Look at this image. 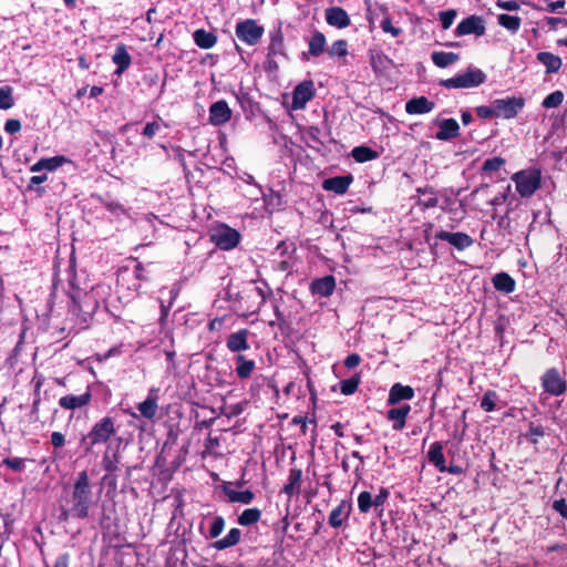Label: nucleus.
I'll return each mask as SVG.
<instances>
[{"instance_id": "nucleus-1", "label": "nucleus", "mask_w": 567, "mask_h": 567, "mask_svg": "<svg viewBox=\"0 0 567 567\" xmlns=\"http://www.w3.org/2000/svg\"><path fill=\"white\" fill-rule=\"evenodd\" d=\"M70 502V509L63 511L62 513L64 519H66L69 515L80 519H84L89 516L90 508L93 505V495L92 486L86 471H81L78 473Z\"/></svg>"}, {"instance_id": "nucleus-2", "label": "nucleus", "mask_w": 567, "mask_h": 567, "mask_svg": "<svg viewBox=\"0 0 567 567\" xmlns=\"http://www.w3.org/2000/svg\"><path fill=\"white\" fill-rule=\"evenodd\" d=\"M115 433L116 427L114 420L110 416H105L94 423L87 434L82 435L80 444L83 446L84 451L89 453L94 445L107 443Z\"/></svg>"}, {"instance_id": "nucleus-3", "label": "nucleus", "mask_w": 567, "mask_h": 567, "mask_svg": "<svg viewBox=\"0 0 567 567\" xmlns=\"http://www.w3.org/2000/svg\"><path fill=\"white\" fill-rule=\"evenodd\" d=\"M485 81L486 74L481 69L470 66L453 78L441 80L440 85L446 89H472L480 86Z\"/></svg>"}, {"instance_id": "nucleus-4", "label": "nucleus", "mask_w": 567, "mask_h": 567, "mask_svg": "<svg viewBox=\"0 0 567 567\" xmlns=\"http://www.w3.org/2000/svg\"><path fill=\"white\" fill-rule=\"evenodd\" d=\"M516 190L523 198L532 197L540 187L542 174L538 169H523L512 176Z\"/></svg>"}, {"instance_id": "nucleus-5", "label": "nucleus", "mask_w": 567, "mask_h": 567, "mask_svg": "<svg viewBox=\"0 0 567 567\" xmlns=\"http://www.w3.org/2000/svg\"><path fill=\"white\" fill-rule=\"evenodd\" d=\"M264 31V28L254 19H246L238 22L235 29L236 37L248 45L257 44L260 41Z\"/></svg>"}, {"instance_id": "nucleus-6", "label": "nucleus", "mask_w": 567, "mask_h": 567, "mask_svg": "<svg viewBox=\"0 0 567 567\" xmlns=\"http://www.w3.org/2000/svg\"><path fill=\"white\" fill-rule=\"evenodd\" d=\"M540 381L544 391L550 395L559 396L567 391V382L556 368L546 370Z\"/></svg>"}, {"instance_id": "nucleus-7", "label": "nucleus", "mask_w": 567, "mask_h": 567, "mask_svg": "<svg viewBox=\"0 0 567 567\" xmlns=\"http://www.w3.org/2000/svg\"><path fill=\"white\" fill-rule=\"evenodd\" d=\"M496 117L505 120L514 118L525 106V99L512 96L494 100Z\"/></svg>"}, {"instance_id": "nucleus-8", "label": "nucleus", "mask_w": 567, "mask_h": 567, "mask_svg": "<svg viewBox=\"0 0 567 567\" xmlns=\"http://www.w3.org/2000/svg\"><path fill=\"white\" fill-rule=\"evenodd\" d=\"M434 238L449 243L458 251H463L474 244L473 238L462 231L452 233L446 230H439L435 233Z\"/></svg>"}, {"instance_id": "nucleus-9", "label": "nucleus", "mask_w": 567, "mask_h": 567, "mask_svg": "<svg viewBox=\"0 0 567 567\" xmlns=\"http://www.w3.org/2000/svg\"><path fill=\"white\" fill-rule=\"evenodd\" d=\"M484 20L478 16H471L463 19L456 27L454 33L456 37L475 34L481 37L485 33Z\"/></svg>"}, {"instance_id": "nucleus-10", "label": "nucleus", "mask_w": 567, "mask_h": 567, "mask_svg": "<svg viewBox=\"0 0 567 567\" xmlns=\"http://www.w3.org/2000/svg\"><path fill=\"white\" fill-rule=\"evenodd\" d=\"M216 246L223 250H230L239 244L240 235L230 227L217 229L213 235Z\"/></svg>"}, {"instance_id": "nucleus-11", "label": "nucleus", "mask_w": 567, "mask_h": 567, "mask_svg": "<svg viewBox=\"0 0 567 567\" xmlns=\"http://www.w3.org/2000/svg\"><path fill=\"white\" fill-rule=\"evenodd\" d=\"M315 87L312 81H303L298 84L292 92V107L302 110L307 103L313 97Z\"/></svg>"}, {"instance_id": "nucleus-12", "label": "nucleus", "mask_w": 567, "mask_h": 567, "mask_svg": "<svg viewBox=\"0 0 567 567\" xmlns=\"http://www.w3.org/2000/svg\"><path fill=\"white\" fill-rule=\"evenodd\" d=\"M73 311L84 315H91L97 307V301L94 299L92 290L90 292L81 293L76 291L71 295Z\"/></svg>"}, {"instance_id": "nucleus-13", "label": "nucleus", "mask_w": 567, "mask_h": 567, "mask_svg": "<svg viewBox=\"0 0 567 567\" xmlns=\"http://www.w3.org/2000/svg\"><path fill=\"white\" fill-rule=\"evenodd\" d=\"M231 117V110L224 100L213 103L209 107V121L214 125H224Z\"/></svg>"}, {"instance_id": "nucleus-14", "label": "nucleus", "mask_w": 567, "mask_h": 567, "mask_svg": "<svg viewBox=\"0 0 567 567\" xmlns=\"http://www.w3.org/2000/svg\"><path fill=\"white\" fill-rule=\"evenodd\" d=\"M250 334L248 329H240L228 336L226 347L234 353H239L249 349L248 336Z\"/></svg>"}, {"instance_id": "nucleus-15", "label": "nucleus", "mask_w": 567, "mask_h": 567, "mask_svg": "<svg viewBox=\"0 0 567 567\" xmlns=\"http://www.w3.org/2000/svg\"><path fill=\"white\" fill-rule=\"evenodd\" d=\"M435 124L439 126L435 134V138L439 141H450L460 134V125L454 118L437 120Z\"/></svg>"}, {"instance_id": "nucleus-16", "label": "nucleus", "mask_w": 567, "mask_h": 567, "mask_svg": "<svg viewBox=\"0 0 567 567\" xmlns=\"http://www.w3.org/2000/svg\"><path fill=\"white\" fill-rule=\"evenodd\" d=\"M324 16L327 23L338 29H344L351 23L349 14L344 9L340 7H331L326 9Z\"/></svg>"}, {"instance_id": "nucleus-17", "label": "nucleus", "mask_w": 567, "mask_h": 567, "mask_svg": "<svg viewBox=\"0 0 567 567\" xmlns=\"http://www.w3.org/2000/svg\"><path fill=\"white\" fill-rule=\"evenodd\" d=\"M352 181V175L330 177L323 181L322 188L337 195H343L347 193Z\"/></svg>"}, {"instance_id": "nucleus-18", "label": "nucleus", "mask_w": 567, "mask_h": 567, "mask_svg": "<svg viewBox=\"0 0 567 567\" xmlns=\"http://www.w3.org/2000/svg\"><path fill=\"white\" fill-rule=\"evenodd\" d=\"M352 511V504L349 501H342L329 515L328 523L333 528H339L349 518Z\"/></svg>"}, {"instance_id": "nucleus-19", "label": "nucleus", "mask_w": 567, "mask_h": 567, "mask_svg": "<svg viewBox=\"0 0 567 567\" xmlns=\"http://www.w3.org/2000/svg\"><path fill=\"white\" fill-rule=\"evenodd\" d=\"M92 394L86 390L80 395L68 394L59 400V405L65 410H75L87 405L91 402Z\"/></svg>"}, {"instance_id": "nucleus-20", "label": "nucleus", "mask_w": 567, "mask_h": 567, "mask_svg": "<svg viewBox=\"0 0 567 567\" xmlns=\"http://www.w3.org/2000/svg\"><path fill=\"white\" fill-rule=\"evenodd\" d=\"M334 288H336V279L331 275L313 280L310 286V290H311L312 295L320 296V297L331 296L334 291Z\"/></svg>"}, {"instance_id": "nucleus-21", "label": "nucleus", "mask_w": 567, "mask_h": 567, "mask_svg": "<svg viewBox=\"0 0 567 567\" xmlns=\"http://www.w3.org/2000/svg\"><path fill=\"white\" fill-rule=\"evenodd\" d=\"M435 103L425 96L411 99L405 104V112L408 114H425L433 111Z\"/></svg>"}, {"instance_id": "nucleus-22", "label": "nucleus", "mask_w": 567, "mask_h": 567, "mask_svg": "<svg viewBox=\"0 0 567 567\" xmlns=\"http://www.w3.org/2000/svg\"><path fill=\"white\" fill-rule=\"evenodd\" d=\"M112 61L116 65L115 74L117 75H121L130 68L132 59L124 44L116 45Z\"/></svg>"}, {"instance_id": "nucleus-23", "label": "nucleus", "mask_w": 567, "mask_h": 567, "mask_svg": "<svg viewBox=\"0 0 567 567\" xmlns=\"http://www.w3.org/2000/svg\"><path fill=\"white\" fill-rule=\"evenodd\" d=\"M411 411L409 404H403L399 408L390 409L386 413L388 420L393 422V430L401 431L405 426V419Z\"/></svg>"}, {"instance_id": "nucleus-24", "label": "nucleus", "mask_w": 567, "mask_h": 567, "mask_svg": "<svg viewBox=\"0 0 567 567\" xmlns=\"http://www.w3.org/2000/svg\"><path fill=\"white\" fill-rule=\"evenodd\" d=\"M414 396V390L409 385H402L401 383H395L390 389L388 403L396 404L402 400H411Z\"/></svg>"}, {"instance_id": "nucleus-25", "label": "nucleus", "mask_w": 567, "mask_h": 567, "mask_svg": "<svg viewBox=\"0 0 567 567\" xmlns=\"http://www.w3.org/2000/svg\"><path fill=\"white\" fill-rule=\"evenodd\" d=\"M66 162H68V158L64 156H53V157H48V158H41L30 167V171L33 173H39L44 169L53 172Z\"/></svg>"}, {"instance_id": "nucleus-26", "label": "nucleus", "mask_w": 567, "mask_h": 567, "mask_svg": "<svg viewBox=\"0 0 567 567\" xmlns=\"http://www.w3.org/2000/svg\"><path fill=\"white\" fill-rule=\"evenodd\" d=\"M302 480V471L300 468H291L289 471L288 481L282 488V493L288 496L299 495Z\"/></svg>"}, {"instance_id": "nucleus-27", "label": "nucleus", "mask_w": 567, "mask_h": 567, "mask_svg": "<svg viewBox=\"0 0 567 567\" xmlns=\"http://www.w3.org/2000/svg\"><path fill=\"white\" fill-rule=\"evenodd\" d=\"M234 361L236 363V375L240 380L248 379L256 369V362L254 360L247 359L243 354H237L234 358Z\"/></svg>"}, {"instance_id": "nucleus-28", "label": "nucleus", "mask_w": 567, "mask_h": 567, "mask_svg": "<svg viewBox=\"0 0 567 567\" xmlns=\"http://www.w3.org/2000/svg\"><path fill=\"white\" fill-rule=\"evenodd\" d=\"M536 59L546 68L547 74L557 73L563 64L561 59L551 52H539Z\"/></svg>"}, {"instance_id": "nucleus-29", "label": "nucleus", "mask_w": 567, "mask_h": 567, "mask_svg": "<svg viewBox=\"0 0 567 567\" xmlns=\"http://www.w3.org/2000/svg\"><path fill=\"white\" fill-rule=\"evenodd\" d=\"M427 460L432 463L440 472L446 471L445 457L443 454V445L440 442L431 444L427 452Z\"/></svg>"}, {"instance_id": "nucleus-30", "label": "nucleus", "mask_w": 567, "mask_h": 567, "mask_svg": "<svg viewBox=\"0 0 567 567\" xmlns=\"http://www.w3.org/2000/svg\"><path fill=\"white\" fill-rule=\"evenodd\" d=\"M493 285L496 290L511 293L515 290V280L506 272L496 274L493 277Z\"/></svg>"}, {"instance_id": "nucleus-31", "label": "nucleus", "mask_w": 567, "mask_h": 567, "mask_svg": "<svg viewBox=\"0 0 567 567\" xmlns=\"http://www.w3.org/2000/svg\"><path fill=\"white\" fill-rule=\"evenodd\" d=\"M241 532L239 528H231L228 534L221 538L213 543V547L217 550H224L229 547L237 545L240 540Z\"/></svg>"}, {"instance_id": "nucleus-32", "label": "nucleus", "mask_w": 567, "mask_h": 567, "mask_svg": "<svg viewBox=\"0 0 567 567\" xmlns=\"http://www.w3.org/2000/svg\"><path fill=\"white\" fill-rule=\"evenodd\" d=\"M154 392L155 390H151L146 400L137 405L140 413L148 420L154 419L157 411V399L155 395H153Z\"/></svg>"}, {"instance_id": "nucleus-33", "label": "nucleus", "mask_w": 567, "mask_h": 567, "mask_svg": "<svg viewBox=\"0 0 567 567\" xmlns=\"http://www.w3.org/2000/svg\"><path fill=\"white\" fill-rule=\"evenodd\" d=\"M308 54L317 58L321 55L326 48V37L322 32L316 31L308 41Z\"/></svg>"}, {"instance_id": "nucleus-34", "label": "nucleus", "mask_w": 567, "mask_h": 567, "mask_svg": "<svg viewBox=\"0 0 567 567\" xmlns=\"http://www.w3.org/2000/svg\"><path fill=\"white\" fill-rule=\"evenodd\" d=\"M224 493L228 497V501L231 503H240L248 505L255 498V494L249 489L239 492L229 487H224Z\"/></svg>"}, {"instance_id": "nucleus-35", "label": "nucleus", "mask_w": 567, "mask_h": 567, "mask_svg": "<svg viewBox=\"0 0 567 567\" xmlns=\"http://www.w3.org/2000/svg\"><path fill=\"white\" fill-rule=\"evenodd\" d=\"M194 41L202 49H210L217 42V37L213 32L198 29L194 32Z\"/></svg>"}, {"instance_id": "nucleus-36", "label": "nucleus", "mask_w": 567, "mask_h": 567, "mask_svg": "<svg viewBox=\"0 0 567 567\" xmlns=\"http://www.w3.org/2000/svg\"><path fill=\"white\" fill-rule=\"evenodd\" d=\"M433 63L439 68H446L460 60V55L454 52H433L432 55Z\"/></svg>"}, {"instance_id": "nucleus-37", "label": "nucleus", "mask_w": 567, "mask_h": 567, "mask_svg": "<svg viewBox=\"0 0 567 567\" xmlns=\"http://www.w3.org/2000/svg\"><path fill=\"white\" fill-rule=\"evenodd\" d=\"M351 156L358 163H364L378 158L379 153L369 146H357L351 151Z\"/></svg>"}, {"instance_id": "nucleus-38", "label": "nucleus", "mask_w": 567, "mask_h": 567, "mask_svg": "<svg viewBox=\"0 0 567 567\" xmlns=\"http://www.w3.org/2000/svg\"><path fill=\"white\" fill-rule=\"evenodd\" d=\"M261 517V511L254 507L245 509L237 518V523L241 526H250L256 524Z\"/></svg>"}, {"instance_id": "nucleus-39", "label": "nucleus", "mask_w": 567, "mask_h": 567, "mask_svg": "<svg viewBox=\"0 0 567 567\" xmlns=\"http://www.w3.org/2000/svg\"><path fill=\"white\" fill-rule=\"evenodd\" d=\"M497 22L499 25L511 31L512 33H516L520 28L522 20L517 16L503 13L497 17Z\"/></svg>"}, {"instance_id": "nucleus-40", "label": "nucleus", "mask_w": 567, "mask_h": 567, "mask_svg": "<svg viewBox=\"0 0 567 567\" xmlns=\"http://www.w3.org/2000/svg\"><path fill=\"white\" fill-rule=\"evenodd\" d=\"M284 39L280 31L270 33V43L268 47L269 55H278L282 53Z\"/></svg>"}, {"instance_id": "nucleus-41", "label": "nucleus", "mask_w": 567, "mask_h": 567, "mask_svg": "<svg viewBox=\"0 0 567 567\" xmlns=\"http://www.w3.org/2000/svg\"><path fill=\"white\" fill-rule=\"evenodd\" d=\"M417 192L423 195V198H420L419 200L420 205L424 206L425 208H433L437 206L439 198L432 188H419Z\"/></svg>"}, {"instance_id": "nucleus-42", "label": "nucleus", "mask_w": 567, "mask_h": 567, "mask_svg": "<svg viewBox=\"0 0 567 567\" xmlns=\"http://www.w3.org/2000/svg\"><path fill=\"white\" fill-rule=\"evenodd\" d=\"M392 61L383 53H378L371 58V66L375 72H385Z\"/></svg>"}, {"instance_id": "nucleus-43", "label": "nucleus", "mask_w": 567, "mask_h": 567, "mask_svg": "<svg viewBox=\"0 0 567 567\" xmlns=\"http://www.w3.org/2000/svg\"><path fill=\"white\" fill-rule=\"evenodd\" d=\"M327 52L331 58H343L348 54V43L343 39L337 40L328 48Z\"/></svg>"}, {"instance_id": "nucleus-44", "label": "nucleus", "mask_w": 567, "mask_h": 567, "mask_svg": "<svg viewBox=\"0 0 567 567\" xmlns=\"http://www.w3.org/2000/svg\"><path fill=\"white\" fill-rule=\"evenodd\" d=\"M359 383L360 377L355 374L340 382V391L344 395H351L357 391Z\"/></svg>"}, {"instance_id": "nucleus-45", "label": "nucleus", "mask_w": 567, "mask_h": 567, "mask_svg": "<svg viewBox=\"0 0 567 567\" xmlns=\"http://www.w3.org/2000/svg\"><path fill=\"white\" fill-rule=\"evenodd\" d=\"M564 101V93L561 91H554L548 94L542 102L545 109L558 107Z\"/></svg>"}, {"instance_id": "nucleus-46", "label": "nucleus", "mask_w": 567, "mask_h": 567, "mask_svg": "<svg viewBox=\"0 0 567 567\" xmlns=\"http://www.w3.org/2000/svg\"><path fill=\"white\" fill-rule=\"evenodd\" d=\"M506 163L505 158L501 156H495L492 158H487L484 161L482 171L485 173H494L497 172L502 166H504Z\"/></svg>"}, {"instance_id": "nucleus-47", "label": "nucleus", "mask_w": 567, "mask_h": 567, "mask_svg": "<svg viewBox=\"0 0 567 567\" xmlns=\"http://www.w3.org/2000/svg\"><path fill=\"white\" fill-rule=\"evenodd\" d=\"M13 105L12 89L10 86L0 87V110H9Z\"/></svg>"}, {"instance_id": "nucleus-48", "label": "nucleus", "mask_w": 567, "mask_h": 567, "mask_svg": "<svg viewBox=\"0 0 567 567\" xmlns=\"http://www.w3.org/2000/svg\"><path fill=\"white\" fill-rule=\"evenodd\" d=\"M374 506L373 498L370 492L363 491L358 496V507L361 513H368Z\"/></svg>"}, {"instance_id": "nucleus-49", "label": "nucleus", "mask_w": 567, "mask_h": 567, "mask_svg": "<svg viewBox=\"0 0 567 567\" xmlns=\"http://www.w3.org/2000/svg\"><path fill=\"white\" fill-rule=\"evenodd\" d=\"M496 401L497 393L495 391H487L481 400V408L486 412H492L495 410Z\"/></svg>"}, {"instance_id": "nucleus-50", "label": "nucleus", "mask_w": 567, "mask_h": 567, "mask_svg": "<svg viewBox=\"0 0 567 567\" xmlns=\"http://www.w3.org/2000/svg\"><path fill=\"white\" fill-rule=\"evenodd\" d=\"M225 528V519L221 516H215L209 528V537L217 538Z\"/></svg>"}, {"instance_id": "nucleus-51", "label": "nucleus", "mask_w": 567, "mask_h": 567, "mask_svg": "<svg viewBox=\"0 0 567 567\" xmlns=\"http://www.w3.org/2000/svg\"><path fill=\"white\" fill-rule=\"evenodd\" d=\"M25 458L21 457H7L3 460V464H6L9 468L14 472H23L25 468Z\"/></svg>"}, {"instance_id": "nucleus-52", "label": "nucleus", "mask_w": 567, "mask_h": 567, "mask_svg": "<svg viewBox=\"0 0 567 567\" xmlns=\"http://www.w3.org/2000/svg\"><path fill=\"white\" fill-rule=\"evenodd\" d=\"M456 11L454 9H449L446 11L440 12V21L442 24V28L444 30H447L453 24L455 18H456Z\"/></svg>"}, {"instance_id": "nucleus-53", "label": "nucleus", "mask_w": 567, "mask_h": 567, "mask_svg": "<svg viewBox=\"0 0 567 567\" xmlns=\"http://www.w3.org/2000/svg\"><path fill=\"white\" fill-rule=\"evenodd\" d=\"M103 204H104L105 208L115 216H121V215L125 214L124 206L118 202L103 200Z\"/></svg>"}, {"instance_id": "nucleus-54", "label": "nucleus", "mask_w": 567, "mask_h": 567, "mask_svg": "<svg viewBox=\"0 0 567 567\" xmlns=\"http://www.w3.org/2000/svg\"><path fill=\"white\" fill-rule=\"evenodd\" d=\"M476 113L481 118H491L496 116L494 101H492L491 105H482L476 107Z\"/></svg>"}, {"instance_id": "nucleus-55", "label": "nucleus", "mask_w": 567, "mask_h": 567, "mask_svg": "<svg viewBox=\"0 0 567 567\" xmlns=\"http://www.w3.org/2000/svg\"><path fill=\"white\" fill-rule=\"evenodd\" d=\"M544 435H545V429L542 425H535L533 423L529 425V430L527 432V437H529V440L533 443H536L537 439L543 437Z\"/></svg>"}, {"instance_id": "nucleus-56", "label": "nucleus", "mask_w": 567, "mask_h": 567, "mask_svg": "<svg viewBox=\"0 0 567 567\" xmlns=\"http://www.w3.org/2000/svg\"><path fill=\"white\" fill-rule=\"evenodd\" d=\"M159 130L161 125L158 121L150 122L143 128L142 135L146 138H153L158 133Z\"/></svg>"}, {"instance_id": "nucleus-57", "label": "nucleus", "mask_w": 567, "mask_h": 567, "mask_svg": "<svg viewBox=\"0 0 567 567\" xmlns=\"http://www.w3.org/2000/svg\"><path fill=\"white\" fill-rule=\"evenodd\" d=\"M21 130V122L16 118H10L4 124V131L8 134H16Z\"/></svg>"}, {"instance_id": "nucleus-58", "label": "nucleus", "mask_w": 567, "mask_h": 567, "mask_svg": "<svg viewBox=\"0 0 567 567\" xmlns=\"http://www.w3.org/2000/svg\"><path fill=\"white\" fill-rule=\"evenodd\" d=\"M553 508L567 519V503L564 498L554 501Z\"/></svg>"}, {"instance_id": "nucleus-59", "label": "nucleus", "mask_w": 567, "mask_h": 567, "mask_svg": "<svg viewBox=\"0 0 567 567\" xmlns=\"http://www.w3.org/2000/svg\"><path fill=\"white\" fill-rule=\"evenodd\" d=\"M497 7L507 11H517L519 9V4L515 0L498 1Z\"/></svg>"}, {"instance_id": "nucleus-60", "label": "nucleus", "mask_w": 567, "mask_h": 567, "mask_svg": "<svg viewBox=\"0 0 567 567\" xmlns=\"http://www.w3.org/2000/svg\"><path fill=\"white\" fill-rule=\"evenodd\" d=\"M51 443L55 449L62 447L65 444V436L61 432H53Z\"/></svg>"}, {"instance_id": "nucleus-61", "label": "nucleus", "mask_w": 567, "mask_h": 567, "mask_svg": "<svg viewBox=\"0 0 567 567\" xmlns=\"http://www.w3.org/2000/svg\"><path fill=\"white\" fill-rule=\"evenodd\" d=\"M361 358L357 353L349 354L344 360V365L349 369L355 368L360 364Z\"/></svg>"}, {"instance_id": "nucleus-62", "label": "nucleus", "mask_w": 567, "mask_h": 567, "mask_svg": "<svg viewBox=\"0 0 567 567\" xmlns=\"http://www.w3.org/2000/svg\"><path fill=\"white\" fill-rule=\"evenodd\" d=\"M389 492L385 488H381L380 493L373 498L374 507L382 506L388 499Z\"/></svg>"}, {"instance_id": "nucleus-63", "label": "nucleus", "mask_w": 567, "mask_h": 567, "mask_svg": "<svg viewBox=\"0 0 567 567\" xmlns=\"http://www.w3.org/2000/svg\"><path fill=\"white\" fill-rule=\"evenodd\" d=\"M381 27L384 32L391 33L394 37L399 35V33L401 32V30L399 28L393 27L391 21L388 19L381 22Z\"/></svg>"}, {"instance_id": "nucleus-64", "label": "nucleus", "mask_w": 567, "mask_h": 567, "mask_svg": "<svg viewBox=\"0 0 567 567\" xmlns=\"http://www.w3.org/2000/svg\"><path fill=\"white\" fill-rule=\"evenodd\" d=\"M70 555L68 553L60 555L55 563L54 567H69Z\"/></svg>"}]
</instances>
